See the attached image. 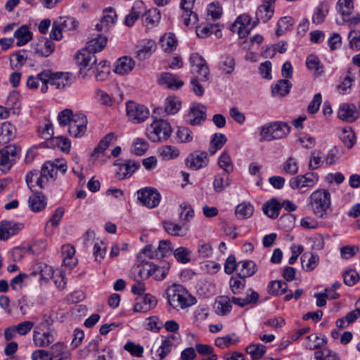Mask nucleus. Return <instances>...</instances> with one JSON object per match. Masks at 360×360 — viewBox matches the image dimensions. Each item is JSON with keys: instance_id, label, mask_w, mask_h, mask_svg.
<instances>
[{"instance_id": "obj_20", "label": "nucleus", "mask_w": 360, "mask_h": 360, "mask_svg": "<svg viewBox=\"0 0 360 360\" xmlns=\"http://www.w3.org/2000/svg\"><path fill=\"white\" fill-rule=\"evenodd\" d=\"M158 304L157 299L150 294H146L143 297L136 299L134 310L136 312H147L153 309Z\"/></svg>"}, {"instance_id": "obj_27", "label": "nucleus", "mask_w": 360, "mask_h": 360, "mask_svg": "<svg viewBox=\"0 0 360 360\" xmlns=\"http://www.w3.org/2000/svg\"><path fill=\"white\" fill-rule=\"evenodd\" d=\"M292 84L288 79H280L271 86V95L274 97H283L289 94Z\"/></svg>"}, {"instance_id": "obj_62", "label": "nucleus", "mask_w": 360, "mask_h": 360, "mask_svg": "<svg viewBox=\"0 0 360 360\" xmlns=\"http://www.w3.org/2000/svg\"><path fill=\"white\" fill-rule=\"evenodd\" d=\"M353 8L352 0H339L337 4V9L343 17L349 15Z\"/></svg>"}, {"instance_id": "obj_45", "label": "nucleus", "mask_w": 360, "mask_h": 360, "mask_svg": "<svg viewBox=\"0 0 360 360\" xmlns=\"http://www.w3.org/2000/svg\"><path fill=\"white\" fill-rule=\"evenodd\" d=\"M51 360L54 358L63 356L65 359H68L70 356V352L67 349V347L62 342H58L53 345L49 352Z\"/></svg>"}, {"instance_id": "obj_59", "label": "nucleus", "mask_w": 360, "mask_h": 360, "mask_svg": "<svg viewBox=\"0 0 360 360\" xmlns=\"http://www.w3.org/2000/svg\"><path fill=\"white\" fill-rule=\"evenodd\" d=\"M236 66L235 59L229 56L221 57L219 69L226 74H231Z\"/></svg>"}, {"instance_id": "obj_64", "label": "nucleus", "mask_w": 360, "mask_h": 360, "mask_svg": "<svg viewBox=\"0 0 360 360\" xmlns=\"http://www.w3.org/2000/svg\"><path fill=\"white\" fill-rule=\"evenodd\" d=\"M176 138L181 143H188L193 140V133L188 128L180 127L176 131Z\"/></svg>"}, {"instance_id": "obj_23", "label": "nucleus", "mask_w": 360, "mask_h": 360, "mask_svg": "<svg viewBox=\"0 0 360 360\" xmlns=\"http://www.w3.org/2000/svg\"><path fill=\"white\" fill-rule=\"evenodd\" d=\"M145 10L146 8L142 1H136L134 4L130 13L126 16L124 24L127 27L133 26L139 16L145 13Z\"/></svg>"}, {"instance_id": "obj_40", "label": "nucleus", "mask_w": 360, "mask_h": 360, "mask_svg": "<svg viewBox=\"0 0 360 360\" xmlns=\"http://www.w3.org/2000/svg\"><path fill=\"white\" fill-rule=\"evenodd\" d=\"M267 291L274 296H281L288 292V285L281 281H272L267 287Z\"/></svg>"}, {"instance_id": "obj_48", "label": "nucleus", "mask_w": 360, "mask_h": 360, "mask_svg": "<svg viewBox=\"0 0 360 360\" xmlns=\"http://www.w3.org/2000/svg\"><path fill=\"white\" fill-rule=\"evenodd\" d=\"M229 185V179L225 173L218 174L214 176L213 187L217 193L222 192Z\"/></svg>"}, {"instance_id": "obj_56", "label": "nucleus", "mask_w": 360, "mask_h": 360, "mask_svg": "<svg viewBox=\"0 0 360 360\" xmlns=\"http://www.w3.org/2000/svg\"><path fill=\"white\" fill-rule=\"evenodd\" d=\"M314 358L316 360H340L338 354L328 348L316 351Z\"/></svg>"}, {"instance_id": "obj_42", "label": "nucleus", "mask_w": 360, "mask_h": 360, "mask_svg": "<svg viewBox=\"0 0 360 360\" xmlns=\"http://www.w3.org/2000/svg\"><path fill=\"white\" fill-rule=\"evenodd\" d=\"M162 224L165 231L171 236H184L186 234V229L181 225L171 221H165Z\"/></svg>"}, {"instance_id": "obj_18", "label": "nucleus", "mask_w": 360, "mask_h": 360, "mask_svg": "<svg viewBox=\"0 0 360 360\" xmlns=\"http://www.w3.org/2000/svg\"><path fill=\"white\" fill-rule=\"evenodd\" d=\"M117 15L115 10L109 7L103 11V15L96 28L98 32H106L115 24Z\"/></svg>"}, {"instance_id": "obj_4", "label": "nucleus", "mask_w": 360, "mask_h": 360, "mask_svg": "<svg viewBox=\"0 0 360 360\" xmlns=\"http://www.w3.org/2000/svg\"><path fill=\"white\" fill-rule=\"evenodd\" d=\"M80 61L81 63H76L79 66L80 72L83 70L91 71L98 82H104L108 79L110 69L109 63L107 60H102L98 63L97 58L86 56Z\"/></svg>"}, {"instance_id": "obj_39", "label": "nucleus", "mask_w": 360, "mask_h": 360, "mask_svg": "<svg viewBox=\"0 0 360 360\" xmlns=\"http://www.w3.org/2000/svg\"><path fill=\"white\" fill-rule=\"evenodd\" d=\"M28 202L31 210L35 212L42 210L46 205L44 195L39 193L30 196Z\"/></svg>"}, {"instance_id": "obj_25", "label": "nucleus", "mask_w": 360, "mask_h": 360, "mask_svg": "<svg viewBox=\"0 0 360 360\" xmlns=\"http://www.w3.org/2000/svg\"><path fill=\"white\" fill-rule=\"evenodd\" d=\"M176 339L174 335L165 338L162 340L160 346L156 350L155 360H162L171 352L173 341Z\"/></svg>"}, {"instance_id": "obj_47", "label": "nucleus", "mask_w": 360, "mask_h": 360, "mask_svg": "<svg viewBox=\"0 0 360 360\" xmlns=\"http://www.w3.org/2000/svg\"><path fill=\"white\" fill-rule=\"evenodd\" d=\"M41 146L44 147H58L62 150L65 151L69 150V149L70 148V142L66 138L58 136L52 139V140L50 142V145L49 144V143L44 142L41 143Z\"/></svg>"}, {"instance_id": "obj_13", "label": "nucleus", "mask_w": 360, "mask_h": 360, "mask_svg": "<svg viewBox=\"0 0 360 360\" xmlns=\"http://www.w3.org/2000/svg\"><path fill=\"white\" fill-rule=\"evenodd\" d=\"M126 110L129 118L136 123L143 122L149 115V111L146 106L132 101L127 103Z\"/></svg>"}, {"instance_id": "obj_14", "label": "nucleus", "mask_w": 360, "mask_h": 360, "mask_svg": "<svg viewBox=\"0 0 360 360\" xmlns=\"http://www.w3.org/2000/svg\"><path fill=\"white\" fill-rule=\"evenodd\" d=\"M87 119L82 113L75 114L69 124V134L77 138L82 136L86 130Z\"/></svg>"}, {"instance_id": "obj_63", "label": "nucleus", "mask_w": 360, "mask_h": 360, "mask_svg": "<svg viewBox=\"0 0 360 360\" xmlns=\"http://www.w3.org/2000/svg\"><path fill=\"white\" fill-rule=\"evenodd\" d=\"M191 252L189 249L184 247H179L174 250V256L175 259L182 264H186L190 261V255Z\"/></svg>"}, {"instance_id": "obj_21", "label": "nucleus", "mask_w": 360, "mask_h": 360, "mask_svg": "<svg viewBox=\"0 0 360 360\" xmlns=\"http://www.w3.org/2000/svg\"><path fill=\"white\" fill-rule=\"evenodd\" d=\"M32 50L36 56L48 57L55 50V44L51 39L44 38L37 44L33 45Z\"/></svg>"}, {"instance_id": "obj_19", "label": "nucleus", "mask_w": 360, "mask_h": 360, "mask_svg": "<svg viewBox=\"0 0 360 360\" xmlns=\"http://www.w3.org/2000/svg\"><path fill=\"white\" fill-rule=\"evenodd\" d=\"M23 228L22 223L2 221L0 224V240H6L17 234Z\"/></svg>"}, {"instance_id": "obj_46", "label": "nucleus", "mask_w": 360, "mask_h": 360, "mask_svg": "<svg viewBox=\"0 0 360 360\" xmlns=\"http://www.w3.org/2000/svg\"><path fill=\"white\" fill-rule=\"evenodd\" d=\"M254 212V207L250 203L243 202L239 204L235 210L237 217L240 219L249 218Z\"/></svg>"}, {"instance_id": "obj_51", "label": "nucleus", "mask_w": 360, "mask_h": 360, "mask_svg": "<svg viewBox=\"0 0 360 360\" xmlns=\"http://www.w3.org/2000/svg\"><path fill=\"white\" fill-rule=\"evenodd\" d=\"M41 177V174L39 170L34 169L32 171H30L27 174L25 177L26 183L28 186V187L32 189L35 186H39L41 188H45L44 184H40L39 181L38 182L39 179Z\"/></svg>"}, {"instance_id": "obj_15", "label": "nucleus", "mask_w": 360, "mask_h": 360, "mask_svg": "<svg viewBox=\"0 0 360 360\" xmlns=\"http://www.w3.org/2000/svg\"><path fill=\"white\" fill-rule=\"evenodd\" d=\"M338 117L343 122L352 123L359 117V112L354 104L343 103L339 106Z\"/></svg>"}, {"instance_id": "obj_34", "label": "nucleus", "mask_w": 360, "mask_h": 360, "mask_svg": "<svg viewBox=\"0 0 360 360\" xmlns=\"http://www.w3.org/2000/svg\"><path fill=\"white\" fill-rule=\"evenodd\" d=\"M139 163L136 161L127 160L121 165L117 172V176L120 179L129 178L139 167Z\"/></svg>"}, {"instance_id": "obj_43", "label": "nucleus", "mask_w": 360, "mask_h": 360, "mask_svg": "<svg viewBox=\"0 0 360 360\" xmlns=\"http://www.w3.org/2000/svg\"><path fill=\"white\" fill-rule=\"evenodd\" d=\"M160 44L165 51L172 52L176 48L177 39L174 34L169 32L160 38Z\"/></svg>"}, {"instance_id": "obj_29", "label": "nucleus", "mask_w": 360, "mask_h": 360, "mask_svg": "<svg viewBox=\"0 0 360 360\" xmlns=\"http://www.w3.org/2000/svg\"><path fill=\"white\" fill-rule=\"evenodd\" d=\"M328 342L325 335L320 337L316 334H311L307 337L304 347L307 349L315 350L325 346Z\"/></svg>"}, {"instance_id": "obj_1", "label": "nucleus", "mask_w": 360, "mask_h": 360, "mask_svg": "<svg viewBox=\"0 0 360 360\" xmlns=\"http://www.w3.org/2000/svg\"><path fill=\"white\" fill-rule=\"evenodd\" d=\"M167 303L179 311L194 305L197 300L188 291L180 285H172L166 290Z\"/></svg>"}, {"instance_id": "obj_49", "label": "nucleus", "mask_w": 360, "mask_h": 360, "mask_svg": "<svg viewBox=\"0 0 360 360\" xmlns=\"http://www.w3.org/2000/svg\"><path fill=\"white\" fill-rule=\"evenodd\" d=\"M340 139L348 148H352L356 143V136L352 127H348L342 129Z\"/></svg>"}, {"instance_id": "obj_54", "label": "nucleus", "mask_w": 360, "mask_h": 360, "mask_svg": "<svg viewBox=\"0 0 360 360\" xmlns=\"http://www.w3.org/2000/svg\"><path fill=\"white\" fill-rule=\"evenodd\" d=\"M172 251V243L169 240H163L159 242V245L158 248L155 250V257L156 258H162L170 253Z\"/></svg>"}, {"instance_id": "obj_61", "label": "nucleus", "mask_w": 360, "mask_h": 360, "mask_svg": "<svg viewBox=\"0 0 360 360\" xmlns=\"http://www.w3.org/2000/svg\"><path fill=\"white\" fill-rule=\"evenodd\" d=\"M282 169L285 173L290 175L296 174L299 170L298 162L296 158L293 157L288 158V160L283 164Z\"/></svg>"}, {"instance_id": "obj_24", "label": "nucleus", "mask_w": 360, "mask_h": 360, "mask_svg": "<svg viewBox=\"0 0 360 360\" xmlns=\"http://www.w3.org/2000/svg\"><path fill=\"white\" fill-rule=\"evenodd\" d=\"M41 177L39 179L40 184H44L46 186L49 181H54L56 177V171L51 162H46L39 171Z\"/></svg>"}, {"instance_id": "obj_31", "label": "nucleus", "mask_w": 360, "mask_h": 360, "mask_svg": "<svg viewBox=\"0 0 360 360\" xmlns=\"http://www.w3.org/2000/svg\"><path fill=\"white\" fill-rule=\"evenodd\" d=\"M28 59V53L22 49L10 56V65L12 69H20L25 64Z\"/></svg>"}, {"instance_id": "obj_16", "label": "nucleus", "mask_w": 360, "mask_h": 360, "mask_svg": "<svg viewBox=\"0 0 360 360\" xmlns=\"http://www.w3.org/2000/svg\"><path fill=\"white\" fill-rule=\"evenodd\" d=\"M209 162L207 153L205 151L190 154L185 160L186 167L193 170L205 167Z\"/></svg>"}, {"instance_id": "obj_9", "label": "nucleus", "mask_w": 360, "mask_h": 360, "mask_svg": "<svg viewBox=\"0 0 360 360\" xmlns=\"http://www.w3.org/2000/svg\"><path fill=\"white\" fill-rule=\"evenodd\" d=\"M170 269L169 264H164L162 266H158L152 262H146L143 264L139 271V276L142 278H148L153 276L157 281L163 280L167 275Z\"/></svg>"}, {"instance_id": "obj_37", "label": "nucleus", "mask_w": 360, "mask_h": 360, "mask_svg": "<svg viewBox=\"0 0 360 360\" xmlns=\"http://www.w3.org/2000/svg\"><path fill=\"white\" fill-rule=\"evenodd\" d=\"M216 309L217 314L219 316H224L231 312L232 309V305L231 302V297L228 296H221L216 302Z\"/></svg>"}, {"instance_id": "obj_6", "label": "nucleus", "mask_w": 360, "mask_h": 360, "mask_svg": "<svg viewBox=\"0 0 360 360\" xmlns=\"http://www.w3.org/2000/svg\"><path fill=\"white\" fill-rule=\"evenodd\" d=\"M172 134V127L168 122L155 117V120L146 129V135L153 142L167 140Z\"/></svg>"}, {"instance_id": "obj_57", "label": "nucleus", "mask_w": 360, "mask_h": 360, "mask_svg": "<svg viewBox=\"0 0 360 360\" xmlns=\"http://www.w3.org/2000/svg\"><path fill=\"white\" fill-rule=\"evenodd\" d=\"M181 102L176 97H167L165 102L166 112L174 115L176 114L181 108Z\"/></svg>"}, {"instance_id": "obj_5", "label": "nucleus", "mask_w": 360, "mask_h": 360, "mask_svg": "<svg viewBox=\"0 0 360 360\" xmlns=\"http://www.w3.org/2000/svg\"><path fill=\"white\" fill-rule=\"evenodd\" d=\"M290 127L285 122H272L264 124L259 128V141H271L280 139L289 134Z\"/></svg>"}, {"instance_id": "obj_11", "label": "nucleus", "mask_w": 360, "mask_h": 360, "mask_svg": "<svg viewBox=\"0 0 360 360\" xmlns=\"http://www.w3.org/2000/svg\"><path fill=\"white\" fill-rule=\"evenodd\" d=\"M319 181V175L316 172H307L303 175H297L289 181V186L293 190H302L304 188H312Z\"/></svg>"}, {"instance_id": "obj_8", "label": "nucleus", "mask_w": 360, "mask_h": 360, "mask_svg": "<svg viewBox=\"0 0 360 360\" xmlns=\"http://www.w3.org/2000/svg\"><path fill=\"white\" fill-rule=\"evenodd\" d=\"M20 148L8 145L0 150V169L4 173L8 172L12 165L20 158Z\"/></svg>"}, {"instance_id": "obj_35", "label": "nucleus", "mask_w": 360, "mask_h": 360, "mask_svg": "<svg viewBox=\"0 0 360 360\" xmlns=\"http://www.w3.org/2000/svg\"><path fill=\"white\" fill-rule=\"evenodd\" d=\"M33 341L35 346L46 347L54 341V337L50 332L41 333L39 332L34 331Z\"/></svg>"}, {"instance_id": "obj_2", "label": "nucleus", "mask_w": 360, "mask_h": 360, "mask_svg": "<svg viewBox=\"0 0 360 360\" xmlns=\"http://www.w3.org/2000/svg\"><path fill=\"white\" fill-rule=\"evenodd\" d=\"M309 205L314 214L320 219H326L330 214L331 206L330 193L326 189H317L309 196Z\"/></svg>"}, {"instance_id": "obj_41", "label": "nucleus", "mask_w": 360, "mask_h": 360, "mask_svg": "<svg viewBox=\"0 0 360 360\" xmlns=\"http://www.w3.org/2000/svg\"><path fill=\"white\" fill-rule=\"evenodd\" d=\"M239 342V338L235 333L219 337L215 339L214 344L217 347L224 349L231 345H235Z\"/></svg>"}, {"instance_id": "obj_12", "label": "nucleus", "mask_w": 360, "mask_h": 360, "mask_svg": "<svg viewBox=\"0 0 360 360\" xmlns=\"http://www.w3.org/2000/svg\"><path fill=\"white\" fill-rule=\"evenodd\" d=\"M138 200L148 208L157 207L161 199L160 193L153 188H145L138 191Z\"/></svg>"}, {"instance_id": "obj_53", "label": "nucleus", "mask_w": 360, "mask_h": 360, "mask_svg": "<svg viewBox=\"0 0 360 360\" xmlns=\"http://www.w3.org/2000/svg\"><path fill=\"white\" fill-rule=\"evenodd\" d=\"M328 13V6L325 3H321L316 9L313 16L312 22L315 24L322 23Z\"/></svg>"}, {"instance_id": "obj_33", "label": "nucleus", "mask_w": 360, "mask_h": 360, "mask_svg": "<svg viewBox=\"0 0 360 360\" xmlns=\"http://www.w3.org/2000/svg\"><path fill=\"white\" fill-rule=\"evenodd\" d=\"M281 209V202L276 199H271L262 207L264 213L269 218L276 219L278 217Z\"/></svg>"}, {"instance_id": "obj_26", "label": "nucleus", "mask_w": 360, "mask_h": 360, "mask_svg": "<svg viewBox=\"0 0 360 360\" xmlns=\"http://www.w3.org/2000/svg\"><path fill=\"white\" fill-rule=\"evenodd\" d=\"M134 67V62L132 58L123 56L120 58L115 64L114 72L123 75L129 72Z\"/></svg>"}, {"instance_id": "obj_60", "label": "nucleus", "mask_w": 360, "mask_h": 360, "mask_svg": "<svg viewBox=\"0 0 360 360\" xmlns=\"http://www.w3.org/2000/svg\"><path fill=\"white\" fill-rule=\"evenodd\" d=\"M218 165L226 173H231L233 170V165L230 155L224 151L219 158Z\"/></svg>"}, {"instance_id": "obj_50", "label": "nucleus", "mask_w": 360, "mask_h": 360, "mask_svg": "<svg viewBox=\"0 0 360 360\" xmlns=\"http://www.w3.org/2000/svg\"><path fill=\"white\" fill-rule=\"evenodd\" d=\"M159 155L162 160H170L176 158L179 151L172 146H163L159 149Z\"/></svg>"}, {"instance_id": "obj_55", "label": "nucleus", "mask_w": 360, "mask_h": 360, "mask_svg": "<svg viewBox=\"0 0 360 360\" xmlns=\"http://www.w3.org/2000/svg\"><path fill=\"white\" fill-rule=\"evenodd\" d=\"M229 285L232 292L235 295H239L245 288V278H241L237 274V276H232L231 278Z\"/></svg>"}, {"instance_id": "obj_52", "label": "nucleus", "mask_w": 360, "mask_h": 360, "mask_svg": "<svg viewBox=\"0 0 360 360\" xmlns=\"http://www.w3.org/2000/svg\"><path fill=\"white\" fill-rule=\"evenodd\" d=\"M115 139V134L113 133H109L105 135L99 142L97 147L94 149V151L91 154L92 157L97 156L99 153L105 151L110 145L112 141Z\"/></svg>"}, {"instance_id": "obj_17", "label": "nucleus", "mask_w": 360, "mask_h": 360, "mask_svg": "<svg viewBox=\"0 0 360 360\" xmlns=\"http://www.w3.org/2000/svg\"><path fill=\"white\" fill-rule=\"evenodd\" d=\"M206 107L202 104L192 106L186 115V122L193 126L201 124L206 120Z\"/></svg>"}, {"instance_id": "obj_58", "label": "nucleus", "mask_w": 360, "mask_h": 360, "mask_svg": "<svg viewBox=\"0 0 360 360\" xmlns=\"http://www.w3.org/2000/svg\"><path fill=\"white\" fill-rule=\"evenodd\" d=\"M246 352L251 355V357L255 359H259L266 352V347L261 344H252L246 347Z\"/></svg>"}, {"instance_id": "obj_22", "label": "nucleus", "mask_w": 360, "mask_h": 360, "mask_svg": "<svg viewBox=\"0 0 360 360\" xmlns=\"http://www.w3.org/2000/svg\"><path fill=\"white\" fill-rule=\"evenodd\" d=\"M158 82L173 90L179 89L184 85V82L176 75L170 72L162 73Z\"/></svg>"}, {"instance_id": "obj_7", "label": "nucleus", "mask_w": 360, "mask_h": 360, "mask_svg": "<svg viewBox=\"0 0 360 360\" xmlns=\"http://www.w3.org/2000/svg\"><path fill=\"white\" fill-rule=\"evenodd\" d=\"M107 37L98 34L97 37L89 40L84 49L77 51L75 56V60L76 63H81L82 58L86 56H91L96 58L95 53L101 51L106 46Z\"/></svg>"}, {"instance_id": "obj_36", "label": "nucleus", "mask_w": 360, "mask_h": 360, "mask_svg": "<svg viewBox=\"0 0 360 360\" xmlns=\"http://www.w3.org/2000/svg\"><path fill=\"white\" fill-rule=\"evenodd\" d=\"M14 37L16 39V45L22 46L32 39V34L27 25H22L15 31Z\"/></svg>"}, {"instance_id": "obj_44", "label": "nucleus", "mask_w": 360, "mask_h": 360, "mask_svg": "<svg viewBox=\"0 0 360 360\" xmlns=\"http://www.w3.org/2000/svg\"><path fill=\"white\" fill-rule=\"evenodd\" d=\"M227 139L223 134H214L210 141L209 153L214 155L217 150L221 149L226 143Z\"/></svg>"}, {"instance_id": "obj_3", "label": "nucleus", "mask_w": 360, "mask_h": 360, "mask_svg": "<svg viewBox=\"0 0 360 360\" xmlns=\"http://www.w3.org/2000/svg\"><path fill=\"white\" fill-rule=\"evenodd\" d=\"M39 77L44 80V84H41V87L42 93L47 91L49 84L56 89H63L70 87L74 81L72 74L69 72H53L51 70H44L41 72Z\"/></svg>"}, {"instance_id": "obj_38", "label": "nucleus", "mask_w": 360, "mask_h": 360, "mask_svg": "<svg viewBox=\"0 0 360 360\" xmlns=\"http://www.w3.org/2000/svg\"><path fill=\"white\" fill-rule=\"evenodd\" d=\"M238 265H241V269L238 274L241 278H246L253 276L257 271V265L252 260H245L238 262Z\"/></svg>"}, {"instance_id": "obj_28", "label": "nucleus", "mask_w": 360, "mask_h": 360, "mask_svg": "<svg viewBox=\"0 0 360 360\" xmlns=\"http://www.w3.org/2000/svg\"><path fill=\"white\" fill-rule=\"evenodd\" d=\"M274 13V8L267 4L260 5L256 11V20L255 23L257 25L259 22H267Z\"/></svg>"}, {"instance_id": "obj_30", "label": "nucleus", "mask_w": 360, "mask_h": 360, "mask_svg": "<svg viewBox=\"0 0 360 360\" xmlns=\"http://www.w3.org/2000/svg\"><path fill=\"white\" fill-rule=\"evenodd\" d=\"M15 128L10 122H5L0 127V144H5L15 138Z\"/></svg>"}, {"instance_id": "obj_10", "label": "nucleus", "mask_w": 360, "mask_h": 360, "mask_svg": "<svg viewBox=\"0 0 360 360\" xmlns=\"http://www.w3.org/2000/svg\"><path fill=\"white\" fill-rule=\"evenodd\" d=\"M191 73L194 77H198L202 82L210 78V69L206 60L198 53H193L190 57Z\"/></svg>"}, {"instance_id": "obj_32", "label": "nucleus", "mask_w": 360, "mask_h": 360, "mask_svg": "<svg viewBox=\"0 0 360 360\" xmlns=\"http://www.w3.org/2000/svg\"><path fill=\"white\" fill-rule=\"evenodd\" d=\"M156 49V43L153 40H146L143 41L141 48L136 52V58L143 60L149 58Z\"/></svg>"}]
</instances>
